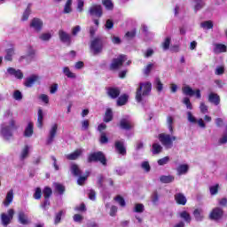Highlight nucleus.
<instances>
[{
  "label": "nucleus",
  "mask_w": 227,
  "mask_h": 227,
  "mask_svg": "<svg viewBox=\"0 0 227 227\" xmlns=\"http://www.w3.org/2000/svg\"><path fill=\"white\" fill-rule=\"evenodd\" d=\"M19 129V124L15 119L11 118L8 122H4L1 124L0 136L4 139V141H10L13 137V130Z\"/></svg>",
  "instance_id": "f257e3e1"
},
{
  "label": "nucleus",
  "mask_w": 227,
  "mask_h": 227,
  "mask_svg": "<svg viewBox=\"0 0 227 227\" xmlns=\"http://www.w3.org/2000/svg\"><path fill=\"white\" fill-rule=\"evenodd\" d=\"M152 93V82H140L138 88L136 92V100L138 103L143 102V98L145 97H148Z\"/></svg>",
  "instance_id": "f03ea898"
},
{
  "label": "nucleus",
  "mask_w": 227,
  "mask_h": 227,
  "mask_svg": "<svg viewBox=\"0 0 227 227\" xmlns=\"http://www.w3.org/2000/svg\"><path fill=\"white\" fill-rule=\"evenodd\" d=\"M90 52L94 56H98V54H100L102 51L104 50V41L100 37H96L92 41H90Z\"/></svg>",
  "instance_id": "7ed1b4c3"
},
{
  "label": "nucleus",
  "mask_w": 227,
  "mask_h": 227,
  "mask_svg": "<svg viewBox=\"0 0 227 227\" xmlns=\"http://www.w3.org/2000/svg\"><path fill=\"white\" fill-rule=\"evenodd\" d=\"M159 140L160 141L161 145L165 146L168 150L173 148V141H176V137L161 133L159 135Z\"/></svg>",
  "instance_id": "20e7f679"
},
{
  "label": "nucleus",
  "mask_w": 227,
  "mask_h": 227,
  "mask_svg": "<svg viewBox=\"0 0 227 227\" xmlns=\"http://www.w3.org/2000/svg\"><path fill=\"white\" fill-rule=\"evenodd\" d=\"M89 164L91 162H100L103 166H107V159H106V155L102 152L93 153L88 157Z\"/></svg>",
  "instance_id": "39448f33"
},
{
  "label": "nucleus",
  "mask_w": 227,
  "mask_h": 227,
  "mask_svg": "<svg viewBox=\"0 0 227 227\" xmlns=\"http://www.w3.org/2000/svg\"><path fill=\"white\" fill-rule=\"evenodd\" d=\"M127 61V56L120 55L118 58L114 59L110 65L111 70H118V68H121L123 67V63Z\"/></svg>",
  "instance_id": "423d86ee"
},
{
  "label": "nucleus",
  "mask_w": 227,
  "mask_h": 227,
  "mask_svg": "<svg viewBox=\"0 0 227 227\" xmlns=\"http://www.w3.org/2000/svg\"><path fill=\"white\" fill-rule=\"evenodd\" d=\"M13 215H15V210L13 209H9L6 213H2L1 214V223L3 226L6 227L10 223H12V220L13 219Z\"/></svg>",
  "instance_id": "0eeeda50"
},
{
  "label": "nucleus",
  "mask_w": 227,
  "mask_h": 227,
  "mask_svg": "<svg viewBox=\"0 0 227 227\" xmlns=\"http://www.w3.org/2000/svg\"><path fill=\"white\" fill-rule=\"evenodd\" d=\"M56 134H58V124H52L48 134L46 140V145H52L54 139L56 138Z\"/></svg>",
  "instance_id": "6e6552de"
},
{
  "label": "nucleus",
  "mask_w": 227,
  "mask_h": 227,
  "mask_svg": "<svg viewBox=\"0 0 227 227\" xmlns=\"http://www.w3.org/2000/svg\"><path fill=\"white\" fill-rule=\"evenodd\" d=\"M89 13L90 15V17H98V19H100V17H102V6L101 5H92L91 7H90L89 9Z\"/></svg>",
  "instance_id": "1a4fd4ad"
},
{
  "label": "nucleus",
  "mask_w": 227,
  "mask_h": 227,
  "mask_svg": "<svg viewBox=\"0 0 227 227\" xmlns=\"http://www.w3.org/2000/svg\"><path fill=\"white\" fill-rule=\"evenodd\" d=\"M120 127L123 130H130V129H132V127H134V124L132 123L130 117L126 116L121 120Z\"/></svg>",
  "instance_id": "9d476101"
},
{
  "label": "nucleus",
  "mask_w": 227,
  "mask_h": 227,
  "mask_svg": "<svg viewBox=\"0 0 227 227\" xmlns=\"http://www.w3.org/2000/svg\"><path fill=\"white\" fill-rule=\"evenodd\" d=\"M38 81H40V76L38 74H31L26 78L24 86H26V88H33L35 82H38Z\"/></svg>",
  "instance_id": "9b49d317"
},
{
  "label": "nucleus",
  "mask_w": 227,
  "mask_h": 227,
  "mask_svg": "<svg viewBox=\"0 0 227 227\" xmlns=\"http://www.w3.org/2000/svg\"><path fill=\"white\" fill-rule=\"evenodd\" d=\"M7 74L11 75L12 77H15V79H24V74L20 69H15L13 67H9L7 69Z\"/></svg>",
  "instance_id": "f8f14e48"
},
{
  "label": "nucleus",
  "mask_w": 227,
  "mask_h": 227,
  "mask_svg": "<svg viewBox=\"0 0 227 227\" xmlns=\"http://www.w3.org/2000/svg\"><path fill=\"white\" fill-rule=\"evenodd\" d=\"M223 209L221 207H215L212 210V212L209 215L210 219H213L214 221H217V219H221L223 217Z\"/></svg>",
  "instance_id": "ddd939ff"
},
{
  "label": "nucleus",
  "mask_w": 227,
  "mask_h": 227,
  "mask_svg": "<svg viewBox=\"0 0 227 227\" xmlns=\"http://www.w3.org/2000/svg\"><path fill=\"white\" fill-rule=\"evenodd\" d=\"M30 27H34L35 31H42L43 27V21L38 18H34L30 23Z\"/></svg>",
  "instance_id": "4468645a"
},
{
  "label": "nucleus",
  "mask_w": 227,
  "mask_h": 227,
  "mask_svg": "<svg viewBox=\"0 0 227 227\" xmlns=\"http://www.w3.org/2000/svg\"><path fill=\"white\" fill-rule=\"evenodd\" d=\"M18 221L23 225L29 224V218L27 217V215L24 213V211H20L18 213Z\"/></svg>",
  "instance_id": "2eb2a0df"
},
{
  "label": "nucleus",
  "mask_w": 227,
  "mask_h": 227,
  "mask_svg": "<svg viewBox=\"0 0 227 227\" xmlns=\"http://www.w3.org/2000/svg\"><path fill=\"white\" fill-rule=\"evenodd\" d=\"M115 150H117L118 153H120L121 155H127V148H125V145L121 141L115 142Z\"/></svg>",
  "instance_id": "dca6fc26"
},
{
  "label": "nucleus",
  "mask_w": 227,
  "mask_h": 227,
  "mask_svg": "<svg viewBox=\"0 0 227 227\" xmlns=\"http://www.w3.org/2000/svg\"><path fill=\"white\" fill-rule=\"evenodd\" d=\"M59 36L60 41L63 42V43H70V42L72 40V37L70 36V35H68L64 30L59 31Z\"/></svg>",
  "instance_id": "f3484780"
},
{
  "label": "nucleus",
  "mask_w": 227,
  "mask_h": 227,
  "mask_svg": "<svg viewBox=\"0 0 227 227\" xmlns=\"http://www.w3.org/2000/svg\"><path fill=\"white\" fill-rule=\"evenodd\" d=\"M120 90L114 87H109L107 89V95L110 96L111 98H118L120 97Z\"/></svg>",
  "instance_id": "a211bd4d"
},
{
  "label": "nucleus",
  "mask_w": 227,
  "mask_h": 227,
  "mask_svg": "<svg viewBox=\"0 0 227 227\" xmlns=\"http://www.w3.org/2000/svg\"><path fill=\"white\" fill-rule=\"evenodd\" d=\"M208 102L215 106H219L221 104V98L217 94L211 92L208 96Z\"/></svg>",
  "instance_id": "6ab92c4d"
},
{
  "label": "nucleus",
  "mask_w": 227,
  "mask_h": 227,
  "mask_svg": "<svg viewBox=\"0 0 227 227\" xmlns=\"http://www.w3.org/2000/svg\"><path fill=\"white\" fill-rule=\"evenodd\" d=\"M27 58H28L29 63H31V61H35V59L36 58V50L31 46H28L27 50Z\"/></svg>",
  "instance_id": "aec40b11"
},
{
  "label": "nucleus",
  "mask_w": 227,
  "mask_h": 227,
  "mask_svg": "<svg viewBox=\"0 0 227 227\" xmlns=\"http://www.w3.org/2000/svg\"><path fill=\"white\" fill-rule=\"evenodd\" d=\"M176 172L178 176H182V175H187L189 172V165L181 164L176 168Z\"/></svg>",
  "instance_id": "412c9836"
},
{
  "label": "nucleus",
  "mask_w": 227,
  "mask_h": 227,
  "mask_svg": "<svg viewBox=\"0 0 227 227\" xmlns=\"http://www.w3.org/2000/svg\"><path fill=\"white\" fill-rule=\"evenodd\" d=\"M70 171L73 176H81L82 175V170L79 168V165L73 163L70 166Z\"/></svg>",
  "instance_id": "4be33fe9"
},
{
  "label": "nucleus",
  "mask_w": 227,
  "mask_h": 227,
  "mask_svg": "<svg viewBox=\"0 0 227 227\" xmlns=\"http://www.w3.org/2000/svg\"><path fill=\"white\" fill-rule=\"evenodd\" d=\"M81 153H82V150L78 149L70 154H67L66 157L68 160H77L81 157Z\"/></svg>",
  "instance_id": "5701e85b"
},
{
  "label": "nucleus",
  "mask_w": 227,
  "mask_h": 227,
  "mask_svg": "<svg viewBox=\"0 0 227 227\" xmlns=\"http://www.w3.org/2000/svg\"><path fill=\"white\" fill-rule=\"evenodd\" d=\"M13 201V189H11L5 197V200L4 201V207H10V204Z\"/></svg>",
  "instance_id": "b1692460"
},
{
  "label": "nucleus",
  "mask_w": 227,
  "mask_h": 227,
  "mask_svg": "<svg viewBox=\"0 0 227 227\" xmlns=\"http://www.w3.org/2000/svg\"><path fill=\"white\" fill-rule=\"evenodd\" d=\"M175 200L177 205H185L187 203V198L184 196V193H176L175 195Z\"/></svg>",
  "instance_id": "393cba45"
},
{
  "label": "nucleus",
  "mask_w": 227,
  "mask_h": 227,
  "mask_svg": "<svg viewBox=\"0 0 227 227\" xmlns=\"http://www.w3.org/2000/svg\"><path fill=\"white\" fill-rule=\"evenodd\" d=\"M62 74H64V75H66V77H67L68 79H75L77 77L74 73H72V71H70V67H64L62 68Z\"/></svg>",
  "instance_id": "a878e982"
},
{
  "label": "nucleus",
  "mask_w": 227,
  "mask_h": 227,
  "mask_svg": "<svg viewBox=\"0 0 227 227\" xmlns=\"http://www.w3.org/2000/svg\"><path fill=\"white\" fill-rule=\"evenodd\" d=\"M193 4L195 12H200V10L205 7V0H193Z\"/></svg>",
  "instance_id": "bb28decb"
},
{
  "label": "nucleus",
  "mask_w": 227,
  "mask_h": 227,
  "mask_svg": "<svg viewBox=\"0 0 227 227\" xmlns=\"http://www.w3.org/2000/svg\"><path fill=\"white\" fill-rule=\"evenodd\" d=\"M37 127L38 129L43 127V110L42 108H39L37 112Z\"/></svg>",
  "instance_id": "cd10ccee"
},
{
  "label": "nucleus",
  "mask_w": 227,
  "mask_h": 227,
  "mask_svg": "<svg viewBox=\"0 0 227 227\" xmlns=\"http://www.w3.org/2000/svg\"><path fill=\"white\" fill-rule=\"evenodd\" d=\"M226 45L221 43H215L213 51L215 54H221V52H226Z\"/></svg>",
  "instance_id": "c85d7f7f"
},
{
  "label": "nucleus",
  "mask_w": 227,
  "mask_h": 227,
  "mask_svg": "<svg viewBox=\"0 0 227 227\" xmlns=\"http://www.w3.org/2000/svg\"><path fill=\"white\" fill-rule=\"evenodd\" d=\"M33 129H34L33 122H28L24 131L25 137H31V136H33V132H34Z\"/></svg>",
  "instance_id": "c756f323"
},
{
  "label": "nucleus",
  "mask_w": 227,
  "mask_h": 227,
  "mask_svg": "<svg viewBox=\"0 0 227 227\" xmlns=\"http://www.w3.org/2000/svg\"><path fill=\"white\" fill-rule=\"evenodd\" d=\"M6 55L4 56V59L6 61H12L13 56L15 55V50L13 48L5 50Z\"/></svg>",
  "instance_id": "7c9ffc66"
},
{
  "label": "nucleus",
  "mask_w": 227,
  "mask_h": 227,
  "mask_svg": "<svg viewBox=\"0 0 227 227\" xmlns=\"http://www.w3.org/2000/svg\"><path fill=\"white\" fill-rule=\"evenodd\" d=\"M105 123H109V121H113V110L111 108L106 109L105 116H104Z\"/></svg>",
  "instance_id": "2f4dec72"
},
{
  "label": "nucleus",
  "mask_w": 227,
  "mask_h": 227,
  "mask_svg": "<svg viewBox=\"0 0 227 227\" xmlns=\"http://www.w3.org/2000/svg\"><path fill=\"white\" fill-rule=\"evenodd\" d=\"M153 84L158 93H160L164 90V84H162V82H160V78H155Z\"/></svg>",
  "instance_id": "473e14b6"
},
{
  "label": "nucleus",
  "mask_w": 227,
  "mask_h": 227,
  "mask_svg": "<svg viewBox=\"0 0 227 227\" xmlns=\"http://www.w3.org/2000/svg\"><path fill=\"white\" fill-rule=\"evenodd\" d=\"M160 182H161V184H171V182H175V176H161L160 177Z\"/></svg>",
  "instance_id": "72a5a7b5"
},
{
  "label": "nucleus",
  "mask_w": 227,
  "mask_h": 227,
  "mask_svg": "<svg viewBox=\"0 0 227 227\" xmlns=\"http://www.w3.org/2000/svg\"><path fill=\"white\" fill-rule=\"evenodd\" d=\"M89 176H90V171H86L85 176H82V175L79 176L77 179L78 185H84V182L88 180Z\"/></svg>",
  "instance_id": "f704fd0d"
},
{
  "label": "nucleus",
  "mask_w": 227,
  "mask_h": 227,
  "mask_svg": "<svg viewBox=\"0 0 227 227\" xmlns=\"http://www.w3.org/2000/svg\"><path fill=\"white\" fill-rule=\"evenodd\" d=\"M193 215L198 222L203 221V210L202 209H195L193 211Z\"/></svg>",
  "instance_id": "c9c22d12"
},
{
  "label": "nucleus",
  "mask_w": 227,
  "mask_h": 227,
  "mask_svg": "<svg viewBox=\"0 0 227 227\" xmlns=\"http://www.w3.org/2000/svg\"><path fill=\"white\" fill-rule=\"evenodd\" d=\"M29 155V145H25V147L22 149L20 153V160H24L25 159H27Z\"/></svg>",
  "instance_id": "e433bc0d"
},
{
  "label": "nucleus",
  "mask_w": 227,
  "mask_h": 227,
  "mask_svg": "<svg viewBox=\"0 0 227 227\" xmlns=\"http://www.w3.org/2000/svg\"><path fill=\"white\" fill-rule=\"evenodd\" d=\"M183 93L188 97H193L194 90H192V88H191L189 85H186L183 87Z\"/></svg>",
  "instance_id": "4c0bfd02"
},
{
  "label": "nucleus",
  "mask_w": 227,
  "mask_h": 227,
  "mask_svg": "<svg viewBox=\"0 0 227 227\" xmlns=\"http://www.w3.org/2000/svg\"><path fill=\"white\" fill-rule=\"evenodd\" d=\"M43 198L49 200L52 196V189L49 186H45L43 190Z\"/></svg>",
  "instance_id": "58836bf2"
},
{
  "label": "nucleus",
  "mask_w": 227,
  "mask_h": 227,
  "mask_svg": "<svg viewBox=\"0 0 227 227\" xmlns=\"http://www.w3.org/2000/svg\"><path fill=\"white\" fill-rule=\"evenodd\" d=\"M129 100V96L127 94H123L121 97H119L117 100V106H125Z\"/></svg>",
  "instance_id": "ea45409f"
},
{
  "label": "nucleus",
  "mask_w": 227,
  "mask_h": 227,
  "mask_svg": "<svg viewBox=\"0 0 227 227\" xmlns=\"http://www.w3.org/2000/svg\"><path fill=\"white\" fill-rule=\"evenodd\" d=\"M29 15H31V4H27V9L23 12L21 20H27V19H29Z\"/></svg>",
  "instance_id": "a19ab883"
},
{
  "label": "nucleus",
  "mask_w": 227,
  "mask_h": 227,
  "mask_svg": "<svg viewBox=\"0 0 227 227\" xmlns=\"http://www.w3.org/2000/svg\"><path fill=\"white\" fill-rule=\"evenodd\" d=\"M179 215L181 219H184V221H185V223H191L192 221L191 215L187 211L181 212Z\"/></svg>",
  "instance_id": "79ce46f5"
},
{
  "label": "nucleus",
  "mask_w": 227,
  "mask_h": 227,
  "mask_svg": "<svg viewBox=\"0 0 227 227\" xmlns=\"http://www.w3.org/2000/svg\"><path fill=\"white\" fill-rule=\"evenodd\" d=\"M175 121V119L172 116H168L167 117V125L168 129L170 132V134H173V123Z\"/></svg>",
  "instance_id": "37998d69"
},
{
  "label": "nucleus",
  "mask_w": 227,
  "mask_h": 227,
  "mask_svg": "<svg viewBox=\"0 0 227 227\" xmlns=\"http://www.w3.org/2000/svg\"><path fill=\"white\" fill-rule=\"evenodd\" d=\"M153 155H157L162 152V145L159 144H153V150H152Z\"/></svg>",
  "instance_id": "c03bdc74"
},
{
  "label": "nucleus",
  "mask_w": 227,
  "mask_h": 227,
  "mask_svg": "<svg viewBox=\"0 0 227 227\" xmlns=\"http://www.w3.org/2000/svg\"><path fill=\"white\" fill-rule=\"evenodd\" d=\"M186 115H187V120H188L189 123H193V124L198 123V119H196V117L194 115H192V112L188 111L186 113Z\"/></svg>",
  "instance_id": "a18cd8bd"
},
{
  "label": "nucleus",
  "mask_w": 227,
  "mask_h": 227,
  "mask_svg": "<svg viewBox=\"0 0 227 227\" xmlns=\"http://www.w3.org/2000/svg\"><path fill=\"white\" fill-rule=\"evenodd\" d=\"M33 198L34 200H42V188L40 187L35 188Z\"/></svg>",
  "instance_id": "49530a36"
},
{
  "label": "nucleus",
  "mask_w": 227,
  "mask_h": 227,
  "mask_svg": "<svg viewBox=\"0 0 227 227\" xmlns=\"http://www.w3.org/2000/svg\"><path fill=\"white\" fill-rule=\"evenodd\" d=\"M55 191L59 192V194L65 193V186L59 183H54Z\"/></svg>",
  "instance_id": "de8ad7c7"
},
{
  "label": "nucleus",
  "mask_w": 227,
  "mask_h": 227,
  "mask_svg": "<svg viewBox=\"0 0 227 227\" xmlns=\"http://www.w3.org/2000/svg\"><path fill=\"white\" fill-rule=\"evenodd\" d=\"M52 38V35L51 33H43L39 35V39L42 42H49Z\"/></svg>",
  "instance_id": "09e8293b"
},
{
  "label": "nucleus",
  "mask_w": 227,
  "mask_h": 227,
  "mask_svg": "<svg viewBox=\"0 0 227 227\" xmlns=\"http://www.w3.org/2000/svg\"><path fill=\"white\" fill-rule=\"evenodd\" d=\"M200 27L203 29H212L214 27V23L211 20L204 21L200 23Z\"/></svg>",
  "instance_id": "8fccbe9b"
},
{
  "label": "nucleus",
  "mask_w": 227,
  "mask_h": 227,
  "mask_svg": "<svg viewBox=\"0 0 227 227\" xmlns=\"http://www.w3.org/2000/svg\"><path fill=\"white\" fill-rule=\"evenodd\" d=\"M64 13H72V0L67 1L64 7Z\"/></svg>",
  "instance_id": "3c124183"
},
{
  "label": "nucleus",
  "mask_w": 227,
  "mask_h": 227,
  "mask_svg": "<svg viewBox=\"0 0 227 227\" xmlns=\"http://www.w3.org/2000/svg\"><path fill=\"white\" fill-rule=\"evenodd\" d=\"M40 207L43 210H49V207H51V200L49 199H44Z\"/></svg>",
  "instance_id": "603ef678"
},
{
  "label": "nucleus",
  "mask_w": 227,
  "mask_h": 227,
  "mask_svg": "<svg viewBox=\"0 0 227 227\" xmlns=\"http://www.w3.org/2000/svg\"><path fill=\"white\" fill-rule=\"evenodd\" d=\"M103 5L106 10H113V8H114V4H113L111 0H103Z\"/></svg>",
  "instance_id": "864d4df0"
},
{
  "label": "nucleus",
  "mask_w": 227,
  "mask_h": 227,
  "mask_svg": "<svg viewBox=\"0 0 227 227\" xmlns=\"http://www.w3.org/2000/svg\"><path fill=\"white\" fill-rule=\"evenodd\" d=\"M134 212H137V214H143L145 212V205L143 204H136Z\"/></svg>",
  "instance_id": "5fc2aeb1"
},
{
  "label": "nucleus",
  "mask_w": 227,
  "mask_h": 227,
  "mask_svg": "<svg viewBox=\"0 0 227 227\" xmlns=\"http://www.w3.org/2000/svg\"><path fill=\"white\" fill-rule=\"evenodd\" d=\"M211 196H215L219 192V184H215L209 187Z\"/></svg>",
  "instance_id": "6e6d98bb"
},
{
  "label": "nucleus",
  "mask_w": 227,
  "mask_h": 227,
  "mask_svg": "<svg viewBox=\"0 0 227 227\" xmlns=\"http://www.w3.org/2000/svg\"><path fill=\"white\" fill-rule=\"evenodd\" d=\"M170 44H171V37H167L162 43L163 51H168L169 49Z\"/></svg>",
  "instance_id": "4d7b16f0"
},
{
  "label": "nucleus",
  "mask_w": 227,
  "mask_h": 227,
  "mask_svg": "<svg viewBox=\"0 0 227 227\" xmlns=\"http://www.w3.org/2000/svg\"><path fill=\"white\" fill-rule=\"evenodd\" d=\"M142 169H145V173H150V169H152V167H150V163L148 161H143L141 163Z\"/></svg>",
  "instance_id": "13d9d810"
},
{
  "label": "nucleus",
  "mask_w": 227,
  "mask_h": 227,
  "mask_svg": "<svg viewBox=\"0 0 227 227\" xmlns=\"http://www.w3.org/2000/svg\"><path fill=\"white\" fill-rule=\"evenodd\" d=\"M135 37H136V30L127 32L124 35V38H126V40H132Z\"/></svg>",
  "instance_id": "bf43d9fd"
},
{
  "label": "nucleus",
  "mask_w": 227,
  "mask_h": 227,
  "mask_svg": "<svg viewBox=\"0 0 227 227\" xmlns=\"http://www.w3.org/2000/svg\"><path fill=\"white\" fill-rule=\"evenodd\" d=\"M153 69V63H149L145 68H144V74L145 75H150V72H152V70Z\"/></svg>",
  "instance_id": "052dcab7"
},
{
  "label": "nucleus",
  "mask_w": 227,
  "mask_h": 227,
  "mask_svg": "<svg viewBox=\"0 0 227 227\" xmlns=\"http://www.w3.org/2000/svg\"><path fill=\"white\" fill-rule=\"evenodd\" d=\"M168 162H169V156H167V157L158 160L159 166H166V164H168Z\"/></svg>",
  "instance_id": "680f3d73"
},
{
  "label": "nucleus",
  "mask_w": 227,
  "mask_h": 227,
  "mask_svg": "<svg viewBox=\"0 0 227 227\" xmlns=\"http://www.w3.org/2000/svg\"><path fill=\"white\" fill-rule=\"evenodd\" d=\"M62 215H63V211H59L55 215L54 224H59V223H61Z\"/></svg>",
  "instance_id": "e2e57ef3"
},
{
  "label": "nucleus",
  "mask_w": 227,
  "mask_h": 227,
  "mask_svg": "<svg viewBox=\"0 0 227 227\" xmlns=\"http://www.w3.org/2000/svg\"><path fill=\"white\" fill-rule=\"evenodd\" d=\"M200 113H202V114H207V113H208V106L207 105H205L204 102L200 103Z\"/></svg>",
  "instance_id": "0e129e2a"
},
{
  "label": "nucleus",
  "mask_w": 227,
  "mask_h": 227,
  "mask_svg": "<svg viewBox=\"0 0 227 227\" xmlns=\"http://www.w3.org/2000/svg\"><path fill=\"white\" fill-rule=\"evenodd\" d=\"M114 200L121 207H125V199H123L121 196L118 195Z\"/></svg>",
  "instance_id": "69168bd1"
},
{
  "label": "nucleus",
  "mask_w": 227,
  "mask_h": 227,
  "mask_svg": "<svg viewBox=\"0 0 227 227\" xmlns=\"http://www.w3.org/2000/svg\"><path fill=\"white\" fill-rule=\"evenodd\" d=\"M215 75H223V74H224V67H217L215 70Z\"/></svg>",
  "instance_id": "338daca9"
},
{
  "label": "nucleus",
  "mask_w": 227,
  "mask_h": 227,
  "mask_svg": "<svg viewBox=\"0 0 227 227\" xmlns=\"http://www.w3.org/2000/svg\"><path fill=\"white\" fill-rule=\"evenodd\" d=\"M13 98L14 100H20L22 98V92H20V90L14 91Z\"/></svg>",
  "instance_id": "774afa93"
}]
</instances>
